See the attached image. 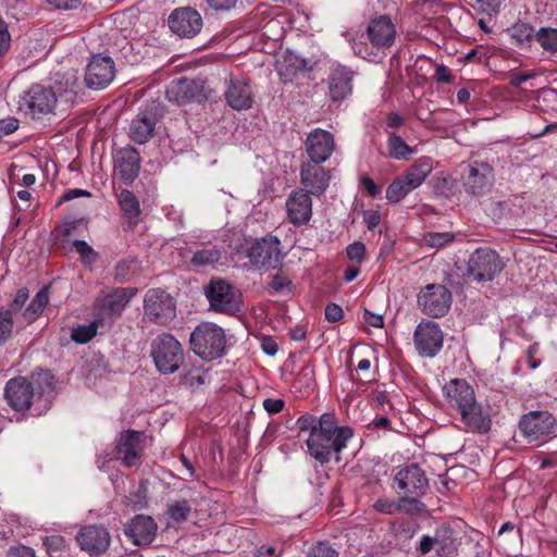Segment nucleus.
<instances>
[{
    "label": "nucleus",
    "mask_w": 557,
    "mask_h": 557,
    "mask_svg": "<svg viewBox=\"0 0 557 557\" xmlns=\"http://www.w3.org/2000/svg\"><path fill=\"white\" fill-rule=\"evenodd\" d=\"M77 87V77L73 72L64 74L53 86L34 84L21 96L18 109L32 119H42L53 114L58 103L72 102Z\"/></svg>",
    "instance_id": "1"
},
{
    "label": "nucleus",
    "mask_w": 557,
    "mask_h": 557,
    "mask_svg": "<svg viewBox=\"0 0 557 557\" xmlns=\"http://www.w3.org/2000/svg\"><path fill=\"white\" fill-rule=\"evenodd\" d=\"M443 395L448 406L459 412L461 421L470 431H490V414L476 401L473 387L465 379H453L447 382L443 387Z\"/></svg>",
    "instance_id": "2"
},
{
    "label": "nucleus",
    "mask_w": 557,
    "mask_h": 557,
    "mask_svg": "<svg viewBox=\"0 0 557 557\" xmlns=\"http://www.w3.org/2000/svg\"><path fill=\"white\" fill-rule=\"evenodd\" d=\"M349 426H337L336 418L331 413L322 414V424L306 441L309 454L320 463H326L332 453L339 454L352 437Z\"/></svg>",
    "instance_id": "3"
},
{
    "label": "nucleus",
    "mask_w": 557,
    "mask_h": 557,
    "mask_svg": "<svg viewBox=\"0 0 557 557\" xmlns=\"http://www.w3.org/2000/svg\"><path fill=\"white\" fill-rule=\"evenodd\" d=\"M226 337L222 327L214 323L199 324L190 335L193 351L203 360H214L225 350Z\"/></svg>",
    "instance_id": "4"
},
{
    "label": "nucleus",
    "mask_w": 557,
    "mask_h": 557,
    "mask_svg": "<svg viewBox=\"0 0 557 557\" xmlns=\"http://www.w3.org/2000/svg\"><path fill=\"white\" fill-rule=\"evenodd\" d=\"M150 356L157 370L162 374L174 373L184 361L181 343L169 333H163L152 341Z\"/></svg>",
    "instance_id": "5"
},
{
    "label": "nucleus",
    "mask_w": 557,
    "mask_h": 557,
    "mask_svg": "<svg viewBox=\"0 0 557 557\" xmlns=\"http://www.w3.org/2000/svg\"><path fill=\"white\" fill-rule=\"evenodd\" d=\"M40 376L47 379L49 373H38L37 377L32 375L30 379L25 376H16L10 379L4 387V396L9 406L15 411H23L30 408L33 399L37 395H41V387L38 385Z\"/></svg>",
    "instance_id": "6"
},
{
    "label": "nucleus",
    "mask_w": 557,
    "mask_h": 557,
    "mask_svg": "<svg viewBox=\"0 0 557 557\" xmlns=\"http://www.w3.org/2000/svg\"><path fill=\"white\" fill-rule=\"evenodd\" d=\"M205 294L215 312L234 314L240 309V292L223 278L211 280Z\"/></svg>",
    "instance_id": "7"
},
{
    "label": "nucleus",
    "mask_w": 557,
    "mask_h": 557,
    "mask_svg": "<svg viewBox=\"0 0 557 557\" xmlns=\"http://www.w3.org/2000/svg\"><path fill=\"white\" fill-rule=\"evenodd\" d=\"M246 256L257 269H275L283 258L281 242L272 235L253 239L246 248Z\"/></svg>",
    "instance_id": "8"
},
{
    "label": "nucleus",
    "mask_w": 557,
    "mask_h": 557,
    "mask_svg": "<svg viewBox=\"0 0 557 557\" xmlns=\"http://www.w3.org/2000/svg\"><path fill=\"white\" fill-rule=\"evenodd\" d=\"M503 270V262L496 251L479 248L467 262L466 275L474 282L492 281Z\"/></svg>",
    "instance_id": "9"
},
{
    "label": "nucleus",
    "mask_w": 557,
    "mask_h": 557,
    "mask_svg": "<svg viewBox=\"0 0 557 557\" xmlns=\"http://www.w3.org/2000/svg\"><path fill=\"white\" fill-rule=\"evenodd\" d=\"M211 89L201 78H180L172 81L165 95L169 101L180 106L189 102H202L211 96Z\"/></svg>",
    "instance_id": "10"
},
{
    "label": "nucleus",
    "mask_w": 557,
    "mask_h": 557,
    "mask_svg": "<svg viewBox=\"0 0 557 557\" xmlns=\"http://www.w3.org/2000/svg\"><path fill=\"white\" fill-rule=\"evenodd\" d=\"M144 313L150 322L166 325L176 317L175 301L165 290L151 288L144 298Z\"/></svg>",
    "instance_id": "11"
},
{
    "label": "nucleus",
    "mask_w": 557,
    "mask_h": 557,
    "mask_svg": "<svg viewBox=\"0 0 557 557\" xmlns=\"http://www.w3.org/2000/svg\"><path fill=\"white\" fill-rule=\"evenodd\" d=\"M453 296L442 284H428L418 294L419 309L428 317L442 318L450 309Z\"/></svg>",
    "instance_id": "12"
},
{
    "label": "nucleus",
    "mask_w": 557,
    "mask_h": 557,
    "mask_svg": "<svg viewBox=\"0 0 557 557\" xmlns=\"http://www.w3.org/2000/svg\"><path fill=\"white\" fill-rule=\"evenodd\" d=\"M145 447L146 441L143 432L124 431L116 440L115 459L120 460L124 467H137L140 465Z\"/></svg>",
    "instance_id": "13"
},
{
    "label": "nucleus",
    "mask_w": 557,
    "mask_h": 557,
    "mask_svg": "<svg viewBox=\"0 0 557 557\" xmlns=\"http://www.w3.org/2000/svg\"><path fill=\"white\" fill-rule=\"evenodd\" d=\"M413 343L420 356L435 357L441 351L444 343V334L438 323L422 320L414 330Z\"/></svg>",
    "instance_id": "14"
},
{
    "label": "nucleus",
    "mask_w": 557,
    "mask_h": 557,
    "mask_svg": "<svg viewBox=\"0 0 557 557\" xmlns=\"http://www.w3.org/2000/svg\"><path fill=\"white\" fill-rule=\"evenodd\" d=\"M555 423L556 420L550 413L531 411L522 417L519 428L528 443H536L548 437Z\"/></svg>",
    "instance_id": "15"
},
{
    "label": "nucleus",
    "mask_w": 557,
    "mask_h": 557,
    "mask_svg": "<svg viewBox=\"0 0 557 557\" xmlns=\"http://www.w3.org/2000/svg\"><path fill=\"white\" fill-rule=\"evenodd\" d=\"M114 74L113 60L108 55L95 54L86 67L85 83L88 88L102 89L113 81Z\"/></svg>",
    "instance_id": "16"
},
{
    "label": "nucleus",
    "mask_w": 557,
    "mask_h": 557,
    "mask_svg": "<svg viewBox=\"0 0 557 557\" xmlns=\"http://www.w3.org/2000/svg\"><path fill=\"white\" fill-rule=\"evenodd\" d=\"M171 30L180 37L191 38L202 28V17L191 8L175 9L169 16Z\"/></svg>",
    "instance_id": "17"
},
{
    "label": "nucleus",
    "mask_w": 557,
    "mask_h": 557,
    "mask_svg": "<svg viewBox=\"0 0 557 557\" xmlns=\"http://www.w3.org/2000/svg\"><path fill=\"white\" fill-rule=\"evenodd\" d=\"M311 194L305 189L293 190L285 202L287 221L294 226L306 225L312 218Z\"/></svg>",
    "instance_id": "18"
},
{
    "label": "nucleus",
    "mask_w": 557,
    "mask_h": 557,
    "mask_svg": "<svg viewBox=\"0 0 557 557\" xmlns=\"http://www.w3.org/2000/svg\"><path fill=\"white\" fill-rule=\"evenodd\" d=\"M305 147L312 162L323 163L335 149L334 136L325 129L314 128L308 134Z\"/></svg>",
    "instance_id": "19"
},
{
    "label": "nucleus",
    "mask_w": 557,
    "mask_h": 557,
    "mask_svg": "<svg viewBox=\"0 0 557 557\" xmlns=\"http://www.w3.org/2000/svg\"><path fill=\"white\" fill-rule=\"evenodd\" d=\"M494 185V170L486 162H474L469 166L465 177V190L473 196H481L491 190Z\"/></svg>",
    "instance_id": "20"
},
{
    "label": "nucleus",
    "mask_w": 557,
    "mask_h": 557,
    "mask_svg": "<svg viewBox=\"0 0 557 557\" xmlns=\"http://www.w3.org/2000/svg\"><path fill=\"white\" fill-rule=\"evenodd\" d=\"M224 98L234 110H248L252 106V92L250 85L243 77L230 75L225 79Z\"/></svg>",
    "instance_id": "21"
},
{
    "label": "nucleus",
    "mask_w": 557,
    "mask_h": 557,
    "mask_svg": "<svg viewBox=\"0 0 557 557\" xmlns=\"http://www.w3.org/2000/svg\"><path fill=\"white\" fill-rule=\"evenodd\" d=\"M395 482L398 493L404 495L421 496L429 486L424 472L417 465L399 470L395 475Z\"/></svg>",
    "instance_id": "22"
},
{
    "label": "nucleus",
    "mask_w": 557,
    "mask_h": 557,
    "mask_svg": "<svg viewBox=\"0 0 557 557\" xmlns=\"http://www.w3.org/2000/svg\"><path fill=\"white\" fill-rule=\"evenodd\" d=\"M79 547L90 555L104 553L110 545V534L107 529L98 525L83 528L76 535Z\"/></svg>",
    "instance_id": "23"
},
{
    "label": "nucleus",
    "mask_w": 557,
    "mask_h": 557,
    "mask_svg": "<svg viewBox=\"0 0 557 557\" xmlns=\"http://www.w3.org/2000/svg\"><path fill=\"white\" fill-rule=\"evenodd\" d=\"M321 163H304L300 171V182L306 191L313 196L322 195L330 184V175Z\"/></svg>",
    "instance_id": "24"
},
{
    "label": "nucleus",
    "mask_w": 557,
    "mask_h": 557,
    "mask_svg": "<svg viewBox=\"0 0 557 557\" xmlns=\"http://www.w3.org/2000/svg\"><path fill=\"white\" fill-rule=\"evenodd\" d=\"M367 34L373 47L387 48L395 41L396 27L389 17L379 16L369 23Z\"/></svg>",
    "instance_id": "25"
},
{
    "label": "nucleus",
    "mask_w": 557,
    "mask_h": 557,
    "mask_svg": "<svg viewBox=\"0 0 557 557\" xmlns=\"http://www.w3.org/2000/svg\"><path fill=\"white\" fill-rule=\"evenodd\" d=\"M352 72L343 65L336 66L329 76V96L333 102H342L352 92Z\"/></svg>",
    "instance_id": "26"
},
{
    "label": "nucleus",
    "mask_w": 557,
    "mask_h": 557,
    "mask_svg": "<svg viewBox=\"0 0 557 557\" xmlns=\"http://www.w3.org/2000/svg\"><path fill=\"white\" fill-rule=\"evenodd\" d=\"M157 524L151 517L138 515L125 528V534L136 545L150 544L156 535Z\"/></svg>",
    "instance_id": "27"
},
{
    "label": "nucleus",
    "mask_w": 557,
    "mask_h": 557,
    "mask_svg": "<svg viewBox=\"0 0 557 557\" xmlns=\"http://www.w3.org/2000/svg\"><path fill=\"white\" fill-rule=\"evenodd\" d=\"M139 153L133 147H125L117 152L115 172L126 183H132L139 173Z\"/></svg>",
    "instance_id": "28"
},
{
    "label": "nucleus",
    "mask_w": 557,
    "mask_h": 557,
    "mask_svg": "<svg viewBox=\"0 0 557 557\" xmlns=\"http://www.w3.org/2000/svg\"><path fill=\"white\" fill-rule=\"evenodd\" d=\"M154 126L156 120L151 113H139L129 125V137L136 144H146L152 137Z\"/></svg>",
    "instance_id": "29"
},
{
    "label": "nucleus",
    "mask_w": 557,
    "mask_h": 557,
    "mask_svg": "<svg viewBox=\"0 0 557 557\" xmlns=\"http://www.w3.org/2000/svg\"><path fill=\"white\" fill-rule=\"evenodd\" d=\"M433 164L434 161L430 157H421L417 159L404 176L407 181V185L413 189L421 186L433 171Z\"/></svg>",
    "instance_id": "30"
},
{
    "label": "nucleus",
    "mask_w": 557,
    "mask_h": 557,
    "mask_svg": "<svg viewBox=\"0 0 557 557\" xmlns=\"http://www.w3.org/2000/svg\"><path fill=\"white\" fill-rule=\"evenodd\" d=\"M135 294L133 288H115L103 298L102 307L111 314H120Z\"/></svg>",
    "instance_id": "31"
},
{
    "label": "nucleus",
    "mask_w": 557,
    "mask_h": 557,
    "mask_svg": "<svg viewBox=\"0 0 557 557\" xmlns=\"http://www.w3.org/2000/svg\"><path fill=\"white\" fill-rule=\"evenodd\" d=\"M117 200L121 210L127 218L129 227L136 226L141 213L137 197L131 190L124 189L120 193Z\"/></svg>",
    "instance_id": "32"
},
{
    "label": "nucleus",
    "mask_w": 557,
    "mask_h": 557,
    "mask_svg": "<svg viewBox=\"0 0 557 557\" xmlns=\"http://www.w3.org/2000/svg\"><path fill=\"white\" fill-rule=\"evenodd\" d=\"M209 381L210 375L208 370H203L201 368H191L185 371L180 377V382L183 386L194 391L200 388Z\"/></svg>",
    "instance_id": "33"
},
{
    "label": "nucleus",
    "mask_w": 557,
    "mask_h": 557,
    "mask_svg": "<svg viewBox=\"0 0 557 557\" xmlns=\"http://www.w3.org/2000/svg\"><path fill=\"white\" fill-rule=\"evenodd\" d=\"M434 535L435 550L440 556L448 557L455 554L457 547L449 529H437Z\"/></svg>",
    "instance_id": "34"
},
{
    "label": "nucleus",
    "mask_w": 557,
    "mask_h": 557,
    "mask_svg": "<svg viewBox=\"0 0 557 557\" xmlns=\"http://www.w3.org/2000/svg\"><path fill=\"white\" fill-rule=\"evenodd\" d=\"M48 301L49 295L47 288L40 289L23 312L26 322L32 323L35 321L41 314Z\"/></svg>",
    "instance_id": "35"
},
{
    "label": "nucleus",
    "mask_w": 557,
    "mask_h": 557,
    "mask_svg": "<svg viewBox=\"0 0 557 557\" xmlns=\"http://www.w3.org/2000/svg\"><path fill=\"white\" fill-rule=\"evenodd\" d=\"M191 512V504L187 499H174L166 504V515L176 523L185 522Z\"/></svg>",
    "instance_id": "36"
},
{
    "label": "nucleus",
    "mask_w": 557,
    "mask_h": 557,
    "mask_svg": "<svg viewBox=\"0 0 557 557\" xmlns=\"http://www.w3.org/2000/svg\"><path fill=\"white\" fill-rule=\"evenodd\" d=\"M389 154L396 160H408L414 150L410 148L406 141L395 133H391L387 140Z\"/></svg>",
    "instance_id": "37"
},
{
    "label": "nucleus",
    "mask_w": 557,
    "mask_h": 557,
    "mask_svg": "<svg viewBox=\"0 0 557 557\" xmlns=\"http://www.w3.org/2000/svg\"><path fill=\"white\" fill-rule=\"evenodd\" d=\"M221 257L222 252L216 247L206 246L194 253L190 262L196 267L213 265Z\"/></svg>",
    "instance_id": "38"
},
{
    "label": "nucleus",
    "mask_w": 557,
    "mask_h": 557,
    "mask_svg": "<svg viewBox=\"0 0 557 557\" xmlns=\"http://www.w3.org/2000/svg\"><path fill=\"white\" fill-rule=\"evenodd\" d=\"M411 190L412 187L407 185L405 177L393 181L386 189V199L389 202L397 203L404 199Z\"/></svg>",
    "instance_id": "39"
},
{
    "label": "nucleus",
    "mask_w": 557,
    "mask_h": 557,
    "mask_svg": "<svg viewBox=\"0 0 557 557\" xmlns=\"http://www.w3.org/2000/svg\"><path fill=\"white\" fill-rule=\"evenodd\" d=\"M508 32L511 40L515 44L522 46L523 44L531 40L534 29L527 23H516L508 29Z\"/></svg>",
    "instance_id": "40"
},
{
    "label": "nucleus",
    "mask_w": 557,
    "mask_h": 557,
    "mask_svg": "<svg viewBox=\"0 0 557 557\" xmlns=\"http://www.w3.org/2000/svg\"><path fill=\"white\" fill-rule=\"evenodd\" d=\"M536 40L541 47L550 52H557V29L556 28H541L536 33Z\"/></svg>",
    "instance_id": "41"
},
{
    "label": "nucleus",
    "mask_w": 557,
    "mask_h": 557,
    "mask_svg": "<svg viewBox=\"0 0 557 557\" xmlns=\"http://www.w3.org/2000/svg\"><path fill=\"white\" fill-rule=\"evenodd\" d=\"M419 496L404 495L398 500L399 512L419 515L424 512L425 505L418 499Z\"/></svg>",
    "instance_id": "42"
},
{
    "label": "nucleus",
    "mask_w": 557,
    "mask_h": 557,
    "mask_svg": "<svg viewBox=\"0 0 557 557\" xmlns=\"http://www.w3.org/2000/svg\"><path fill=\"white\" fill-rule=\"evenodd\" d=\"M98 322L94 321L88 325H81L72 330L71 338L79 344H86L97 334Z\"/></svg>",
    "instance_id": "43"
},
{
    "label": "nucleus",
    "mask_w": 557,
    "mask_h": 557,
    "mask_svg": "<svg viewBox=\"0 0 557 557\" xmlns=\"http://www.w3.org/2000/svg\"><path fill=\"white\" fill-rule=\"evenodd\" d=\"M13 329L12 310L0 312V345L11 336Z\"/></svg>",
    "instance_id": "44"
},
{
    "label": "nucleus",
    "mask_w": 557,
    "mask_h": 557,
    "mask_svg": "<svg viewBox=\"0 0 557 557\" xmlns=\"http://www.w3.org/2000/svg\"><path fill=\"white\" fill-rule=\"evenodd\" d=\"M307 557H338V552L329 542H319L310 548Z\"/></svg>",
    "instance_id": "45"
},
{
    "label": "nucleus",
    "mask_w": 557,
    "mask_h": 557,
    "mask_svg": "<svg viewBox=\"0 0 557 557\" xmlns=\"http://www.w3.org/2000/svg\"><path fill=\"white\" fill-rule=\"evenodd\" d=\"M296 424L300 431H308L310 434H313L322 424V416L315 418L310 414H304L297 419Z\"/></svg>",
    "instance_id": "46"
},
{
    "label": "nucleus",
    "mask_w": 557,
    "mask_h": 557,
    "mask_svg": "<svg viewBox=\"0 0 557 557\" xmlns=\"http://www.w3.org/2000/svg\"><path fill=\"white\" fill-rule=\"evenodd\" d=\"M425 244L430 247L441 248L454 240L450 233H430L424 237Z\"/></svg>",
    "instance_id": "47"
},
{
    "label": "nucleus",
    "mask_w": 557,
    "mask_h": 557,
    "mask_svg": "<svg viewBox=\"0 0 557 557\" xmlns=\"http://www.w3.org/2000/svg\"><path fill=\"white\" fill-rule=\"evenodd\" d=\"M372 407L382 413H387L393 410V405L384 392H376L372 396Z\"/></svg>",
    "instance_id": "48"
},
{
    "label": "nucleus",
    "mask_w": 557,
    "mask_h": 557,
    "mask_svg": "<svg viewBox=\"0 0 557 557\" xmlns=\"http://www.w3.org/2000/svg\"><path fill=\"white\" fill-rule=\"evenodd\" d=\"M73 246L75 250L83 258L84 262L92 263L97 259L96 251L84 240H74Z\"/></svg>",
    "instance_id": "49"
},
{
    "label": "nucleus",
    "mask_w": 557,
    "mask_h": 557,
    "mask_svg": "<svg viewBox=\"0 0 557 557\" xmlns=\"http://www.w3.org/2000/svg\"><path fill=\"white\" fill-rule=\"evenodd\" d=\"M292 285V281L284 274H275L270 282V287L280 294L290 292Z\"/></svg>",
    "instance_id": "50"
},
{
    "label": "nucleus",
    "mask_w": 557,
    "mask_h": 557,
    "mask_svg": "<svg viewBox=\"0 0 557 557\" xmlns=\"http://www.w3.org/2000/svg\"><path fill=\"white\" fill-rule=\"evenodd\" d=\"M373 508L376 511L385 513V515H396V513H399L398 502H395V500H392V499H385V498L377 499L373 504Z\"/></svg>",
    "instance_id": "51"
},
{
    "label": "nucleus",
    "mask_w": 557,
    "mask_h": 557,
    "mask_svg": "<svg viewBox=\"0 0 557 557\" xmlns=\"http://www.w3.org/2000/svg\"><path fill=\"white\" fill-rule=\"evenodd\" d=\"M298 382L306 388H311L314 386V368L310 364L304 366L298 375Z\"/></svg>",
    "instance_id": "52"
},
{
    "label": "nucleus",
    "mask_w": 557,
    "mask_h": 557,
    "mask_svg": "<svg viewBox=\"0 0 557 557\" xmlns=\"http://www.w3.org/2000/svg\"><path fill=\"white\" fill-rule=\"evenodd\" d=\"M364 253H366V246L361 242H355V243L348 245V247H347V257L350 260L356 261L358 263H360L363 260Z\"/></svg>",
    "instance_id": "53"
},
{
    "label": "nucleus",
    "mask_w": 557,
    "mask_h": 557,
    "mask_svg": "<svg viewBox=\"0 0 557 557\" xmlns=\"http://www.w3.org/2000/svg\"><path fill=\"white\" fill-rule=\"evenodd\" d=\"M503 0H475L474 7L482 13H497Z\"/></svg>",
    "instance_id": "54"
},
{
    "label": "nucleus",
    "mask_w": 557,
    "mask_h": 557,
    "mask_svg": "<svg viewBox=\"0 0 557 557\" xmlns=\"http://www.w3.org/2000/svg\"><path fill=\"white\" fill-rule=\"evenodd\" d=\"M262 405L268 413L276 414L283 410L285 403L280 398H265Z\"/></svg>",
    "instance_id": "55"
},
{
    "label": "nucleus",
    "mask_w": 557,
    "mask_h": 557,
    "mask_svg": "<svg viewBox=\"0 0 557 557\" xmlns=\"http://www.w3.org/2000/svg\"><path fill=\"white\" fill-rule=\"evenodd\" d=\"M344 311L342 307L336 304H329L325 308V319L329 322H338L343 319Z\"/></svg>",
    "instance_id": "56"
},
{
    "label": "nucleus",
    "mask_w": 557,
    "mask_h": 557,
    "mask_svg": "<svg viewBox=\"0 0 557 557\" xmlns=\"http://www.w3.org/2000/svg\"><path fill=\"white\" fill-rule=\"evenodd\" d=\"M11 37L5 22L0 18V53L7 51L10 47Z\"/></svg>",
    "instance_id": "57"
},
{
    "label": "nucleus",
    "mask_w": 557,
    "mask_h": 557,
    "mask_svg": "<svg viewBox=\"0 0 557 557\" xmlns=\"http://www.w3.org/2000/svg\"><path fill=\"white\" fill-rule=\"evenodd\" d=\"M18 128V121L14 117L0 120V136L10 135Z\"/></svg>",
    "instance_id": "58"
},
{
    "label": "nucleus",
    "mask_w": 557,
    "mask_h": 557,
    "mask_svg": "<svg viewBox=\"0 0 557 557\" xmlns=\"http://www.w3.org/2000/svg\"><path fill=\"white\" fill-rule=\"evenodd\" d=\"M82 0H47V2L58 10H73L81 4Z\"/></svg>",
    "instance_id": "59"
},
{
    "label": "nucleus",
    "mask_w": 557,
    "mask_h": 557,
    "mask_svg": "<svg viewBox=\"0 0 557 557\" xmlns=\"http://www.w3.org/2000/svg\"><path fill=\"white\" fill-rule=\"evenodd\" d=\"M7 557H35V552L30 547L21 545L10 548Z\"/></svg>",
    "instance_id": "60"
},
{
    "label": "nucleus",
    "mask_w": 557,
    "mask_h": 557,
    "mask_svg": "<svg viewBox=\"0 0 557 557\" xmlns=\"http://www.w3.org/2000/svg\"><path fill=\"white\" fill-rule=\"evenodd\" d=\"M363 320L366 323H368L369 325H371L373 327H383V324H384V320L381 314L372 313L371 311H369L367 309L363 312Z\"/></svg>",
    "instance_id": "61"
},
{
    "label": "nucleus",
    "mask_w": 557,
    "mask_h": 557,
    "mask_svg": "<svg viewBox=\"0 0 557 557\" xmlns=\"http://www.w3.org/2000/svg\"><path fill=\"white\" fill-rule=\"evenodd\" d=\"M433 548H435V535H423L420 541L419 550L422 555H426L430 553Z\"/></svg>",
    "instance_id": "62"
},
{
    "label": "nucleus",
    "mask_w": 557,
    "mask_h": 557,
    "mask_svg": "<svg viewBox=\"0 0 557 557\" xmlns=\"http://www.w3.org/2000/svg\"><path fill=\"white\" fill-rule=\"evenodd\" d=\"M90 196V193L87 191V190H84V189H79V188H74V189H70L67 190L60 199L59 203L61 202H64V201H70V200H73L75 198H78V197H89Z\"/></svg>",
    "instance_id": "63"
},
{
    "label": "nucleus",
    "mask_w": 557,
    "mask_h": 557,
    "mask_svg": "<svg viewBox=\"0 0 557 557\" xmlns=\"http://www.w3.org/2000/svg\"><path fill=\"white\" fill-rule=\"evenodd\" d=\"M368 426L370 429L388 430L391 428V420L387 418L386 413H382L380 417L373 419Z\"/></svg>",
    "instance_id": "64"
}]
</instances>
